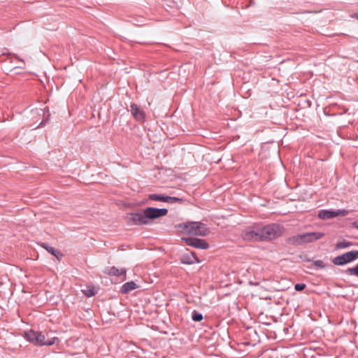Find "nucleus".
Segmentation results:
<instances>
[{"label":"nucleus","instance_id":"f257e3e1","mask_svg":"<svg viewBox=\"0 0 358 358\" xmlns=\"http://www.w3.org/2000/svg\"><path fill=\"white\" fill-rule=\"evenodd\" d=\"M168 210L166 208H155L149 207L143 213H131L129 220L135 224H148L150 220L166 215Z\"/></svg>","mask_w":358,"mask_h":358},{"label":"nucleus","instance_id":"f03ea898","mask_svg":"<svg viewBox=\"0 0 358 358\" xmlns=\"http://www.w3.org/2000/svg\"><path fill=\"white\" fill-rule=\"evenodd\" d=\"M25 338L36 345H52L57 340L56 337H50L48 334L29 330L24 333Z\"/></svg>","mask_w":358,"mask_h":358},{"label":"nucleus","instance_id":"7ed1b4c3","mask_svg":"<svg viewBox=\"0 0 358 358\" xmlns=\"http://www.w3.org/2000/svg\"><path fill=\"white\" fill-rule=\"evenodd\" d=\"M178 228L181 232L192 236H205L209 233V230L206 226L199 222L182 223L179 224Z\"/></svg>","mask_w":358,"mask_h":358},{"label":"nucleus","instance_id":"20e7f679","mask_svg":"<svg viewBox=\"0 0 358 358\" xmlns=\"http://www.w3.org/2000/svg\"><path fill=\"white\" fill-rule=\"evenodd\" d=\"M323 232L315 231L298 234L290 237L288 243L292 245H302L309 243L321 239L324 236Z\"/></svg>","mask_w":358,"mask_h":358},{"label":"nucleus","instance_id":"39448f33","mask_svg":"<svg viewBox=\"0 0 358 358\" xmlns=\"http://www.w3.org/2000/svg\"><path fill=\"white\" fill-rule=\"evenodd\" d=\"M260 241L271 240L280 236L282 233V228L277 224H270L259 227Z\"/></svg>","mask_w":358,"mask_h":358},{"label":"nucleus","instance_id":"423d86ee","mask_svg":"<svg viewBox=\"0 0 358 358\" xmlns=\"http://www.w3.org/2000/svg\"><path fill=\"white\" fill-rule=\"evenodd\" d=\"M357 259H358V251L352 250L343 254L342 255L336 257L332 262L335 265L341 266L350 263Z\"/></svg>","mask_w":358,"mask_h":358},{"label":"nucleus","instance_id":"0eeeda50","mask_svg":"<svg viewBox=\"0 0 358 358\" xmlns=\"http://www.w3.org/2000/svg\"><path fill=\"white\" fill-rule=\"evenodd\" d=\"M348 213V210L345 209L338 210H322L319 212L318 217L322 220H329L338 216H345Z\"/></svg>","mask_w":358,"mask_h":358},{"label":"nucleus","instance_id":"6e6552de","mask_svg":"<svg viewBox=\"0 0 358 358\" xmlns=\"http://www.w3.org/2000/svg\"><path fill=\"white\" fill-rule=\"evenodd\" d=\"M246 241H260L259 227H249L242 234Z\"/></svg>","mask_w":358,"mask_h":358},{"label":"nucleus","instance_id":"1a4fd4ad","mask_svg":"<svg viewBox=\"0 0 358 358\" xmlns=\"http://www.w3.org/2000/svg\"><path fill=\"white\" fill-rule=\"evenodd\" d=\"M182 241H185L188 245L193 246L199 249H207L209 247L208 243L203 239L193 238H182Z\"/></svg>","mask_w":358,"mask_h":358},{"label":"nucleus","instance_id":"9d476101","mask_svg":"<svg viewBox=\"0 0 358 358\" xmlns=\"http://www.w3.org/2000/svg\"><path fill=\"white\" fill-rule=\"evenodd\" d=\"M130 111L134 117L137 121H143L145 119V113L136 104L132 103L130 106Z\"/></svg>","mask_w":358,"mask_h":358},{"label":"nucleus","instance_id":"9b49d317","mask_svg":"<svg viewBox=\"0 0 358 358\" xmlns=\"http://www.w3.org/2000/svg\"><path fill=\"white\" fill-rule=\"evenodd\" d=\"M181 262L182 264H193L194 263H199V259L196 257V255H194V253L193 252H191L189 254H186V255H184L182 257H181Z\"/></svg>","mask_w":358,"mask_h":358},{"label":"nucleus","instance_id":"f8f14e48","mask_svg":"<svg viewBox=\"0 0 358 358\" xmlns=\"http://www.w3.org/2000/svg\"><path fill=\"white\" fill-rule=\"evenodd\" d=\"M41 247L45 249L49 253H50L52 255H54L57 259L60 260L62 259L63 255L57 249H55V248H54L52 247L48 246V245L47 243H45L41 244Z\"/></svg>","mask_w":358,"mask_h":358},{"label":"nucleus","instance_id":"ddd939ff","mask_svg":"<svg viewBox=\"0 0 358 358\" xmlns=\"http://www.w3.org/2000/svg\"><path fill=\"white\" fill-rule=\"evenodd\" d=\"M105 273L109 275L119 276L122 274L126 273V270L124 268H117L115 266L107 268Z\"/></svg>","mask_w":358,"mask_h":358},{"label":"nucleus","instance_id":"4468645a","mask_svg":"<svg viewBox=\"0 0 358 358\" xmlns=\"http://www.w3.org/2000/svg\"><path fill=\"white\" fill-rule=\"evenodd\" d=\"M138 287V285L133 281L127 282L122 285L121 292L123 294H127Z\"/></svg>","mask_w":358,"mask_h":358},{"label":"nucleus","instance_id":"2eb2a0df","mask_svg":"<svg viewBox=\"0 0 358 358\" xmlns=\"http://www.w3.org/2000/svg\"><path fill=\"white\" fill-rule=\"evenodd\" d=\"M82 292L87 297L93 296L97 292L96 288L94 286L87 287L85 289H82Z\"/></svg>","mask_w":358,"mask_h":358},{"label":"nucleus","instance_id":"dca6fc26","mask_svg":"<svg viewBox=\"0 0 358 358\" xmlns=\"http://www.w3.org/2000/svg\"><path fill=\"white\" fill-rule=\"evenodd\" d=\"M149 199L152 201L166 202V196L162 194H152L148 196Z\"/></svg>","mask_w":358,"mask_h":358},{"label":"nucleus","instance_id":"f3484780","mask_svg":"<svg viewBox=\"0 0 358 358\" xmlns=\"http://www.w3.org/2000/svg\"><path fill=\"white\" fill-rule=\"evenodd\" d=\"M351 245H352V243L350 242L347 241H338L336 243V248L343 249V248H348Z\"/></svg>","mask_w":358,"mask_h":358},{"label":"nucleus","instance_id":"a211bd4d","mask_svg":"<svg viewBox=\"0 0 358 358\" xmlns=\"http://www.w3.org/2000/svg\"><path fill=\"white\" fill-rule=\"evenodd\" d=\"M182 201H183L182 199L178 198V197H175V196H166V203H175V202H180V203H181Z\"/></svg>","mask_w":358,"mask_h":358},{"label":"nucleus","instance_id":"6ab92c4d","mask_svg":"<svg viewBox=\"0 0 358 358\" xmlns=\"http://www.w3.org/2000/svg\"><path fill=\"white\" fill-rule=\"evenodd\" d=\"M203 315L201 313H199L197 312H193L192 313V320L195 322H199L202 320Z\"/></svg>","mask_w":358,"mask_h":358},{"label":"nucleus","instance_id":"aec40b11","mask_svg":"<svg viewBox=\"0 0 358 358\" xmlns=\"http://www.w3.org/2000/svg\"><path fill=\"white\" fill-rule=\"evenodd\" d=\"M347 272L349 274L355 275L356 276H358V264L355 267L348 268Z\"/></svg>","mask_w":358,"mask_h":358},{"label":"nucleus","instance_id":"412c9836","mask_svg":"<svg viewBox=\"0 0 358 358\" xmlns=\"http://www.w3.org/2000/svg\"><path fill=\"white\" fill-rule=\"evenodd\" d=\"M314 265L317 268H324L326 266V264L324 263L322 260H316L314 262Z\"/></svg>","mask_w":358,"mask_h":358},{"label":"nucleus","instance_id":"4be33fe9","mask_svg":"<svg viewBox=\"0 0 358 358\" xmlns=\"http://www.w3.org/2000/svg\"><path fill=\"white\" fill-rule=\"evenodd\" d=\"M306 285L304 284H296L294 286V288L296 291H301L305 288Z\"/></svg>","mask_w":358,"mask_h":358},{"label":"nucleus","instance_id":"5701e85b","mask_svg":"<svg viewBox=\"0 0 358 358\" xmlns=\"http://www.w3.org/2000/svg\"><path fill=\"white\" fill-rule=\"evenodd\" d=\"M352 226L358 229V221L354 222L352 224Z\"/></svg>","mask_w":358,"mask_h":358}]
</instances>
